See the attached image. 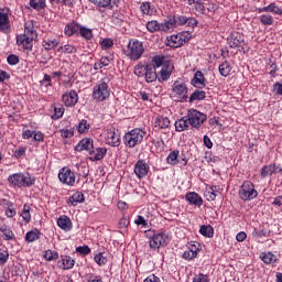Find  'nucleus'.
Listing matches in <instances>:
<instances>
[{
    "label": "nucleus",
    "instance_id": "f257e3e1",
    "mask_svg": "<svg viewBox=\"0 0 282 282\" xmlns=\"http://www.w3.org/2000/svg\"><path fill=\"white\" fill-rule=\"evenodd\" d=\"M145 135L147 132L144 130L135 128L124 134L123 142L126 147H129V149H133V147L142 144V140H144Z\"/></svg>",
    "mask_w": 282,
    "mask_h": 282
},
{
    "label": "nucleus",
    "instance_id": "f03ea898",
    "mask_svg": "<svg viewBox=\"0 0 282 282\" xmlns=\"http://www.w3.org/2000/svg\"><path fill=\"white\" fill-rule=\"evenodd\" d=\"M36 37V31L25 24L24 33L17 36V43L21 45L24 50H29L30 52H32V43Z\"/></svg>",
    "mask_w": 282,
    "mask_h": 282
},
{
    "label": "nucleus",
    "instance_id": "7ed1b4c3",
    "mask_svg": "<svg viewBox=\"0 0 282 282\" xmlns=\"http://www.w3.org/2000/svg\"><path fill=\"white\" fill-rule=\"evenodd\" d=\"M8 182L13 186H18V188H25V187L34 186V182H36V180L28 173L26 174L17 173V174L10 175L8 177Z\"/></svg>",
    "mask_w": 282,
    "mask_h": 282
},
{
    "label": "nucleus",
    "instance_id": "20e7f679",
    "mask_svg": "<svg viewBox=\"0 0 282 282\" xmlns=\"http://www.w3.org/2000/svg\"><path fill=\"white\" fill-rule=\"evenodd\" d=\"M126 54L131 58V61H139V58H142V54H144V45L138 40L130 41L128 43Z\"/></svg>",
    "mask_w": 282,
    "mask_h": 282
},
{
    "label": "nucleus",
    "instance_id": "39448f33",
    "mask_svg": "<svg viewBox=\"0 0 282 282\" xmlns=\"http://www.w3.org/2000/svg\"><path fill=\"white\" fill-rule=\"evenodd\" d=\"M258 195L259 193L257 192V189H254V184H252V182L245 181L242 183L239 191L240 199H242L243 202H250L251 199L257 198Z\"/></svg>",
    "mask_w": 282,
    "mask_h": 282
},
{
    "label": "nucleus",
    "instance_id": "423d86ee",
    "mask_svg": "<svg viewBox=\"0 0 282 282\" xmlns=\"http://www.w3.org/2000/svg\"><path fill=\"white\" fill-rule=\"evenodd\" d=\"M147 237L150 239L149 246L152 250H159V248H164L169 243V236L166 234H148Z\"/></svg>",
    "mask_w": 282,
    "mask_h": 282
},
{
    "label": "nucleus",
    "instance_id": "0eeeda50",
    "mask_svg": "<svg viewBox=\"0 0 282 282\" xmlns=\"http://www.w3.org/2000/svg\"><path fill=\"white\" fill-rule=\"evenodd\" d=\"M227 41L229 47L234 50L237 48L238 52H246V50H248V44H246L243 35H241L239 32L231 33Z\"/></svg>",
    "mask_w": 282,
    "mask_h": 282
},
{
    "label": "nucleus",
    "instance_id": "6e6552de",
    "mask_svg": "<svg viewBox=\"0 0 282 282\" xmlns=\"http://www.w3.org/2000/svg\"><path fill=\"white\" fill-rule=\"evenodd\" d=\"M93 98L98 102H105L109 98V85L105 82L96 85L93 90Z\"/></svg>",
    "mask_w": 282,
    "mask_h": 282
},
{
    "label": "nucleus",
    "instance_id": "1a4fd4ad",
    "mask_svg": "<svg viewBox=\"0 0 282 282\" xmlns=\"http://www.w3.org/2000/svg\"><path fill=\"white\" fill-rule=\"evenodd\" d=\"M207 116L204 112H199L196 109L188 110L187 120L189 121L191 127L199 129L203 122H206Z\"/></svg>",
    "mask_w": 282,
    "mask_h": 282
},
{
    "label": "nucleus",
    "instance_id": "9d476101",
    "mask_svg": "<svg viewBox=\"0 0 282 282\" xmlns=\"http://www.w3.org/2000/svg\"><path fill=\"white\" fill-rule=\"evenodd\" d=\"M172 91L175 94L178 102H186L188 100V87H186V84L174 83Z\"/></svg>",
    "mask_w": 282,
    "mask_h": 282
},
{
    "label": "nucleus",
    "instance_id": "9b49d317",
    "mask_svg": "<svg viewBox=\"0 0 282 282\" xmlns=\"http://www.w3.org/2000/svg\"><path fill=\"white\" fill-rule=\"evenodd\" d=\"M58 180L62 184H67V186H74L76 182V175L72 170L63 167L58 173Z\"/></svg>",
    "mask_w": 282,
    "mask_h": 282
},
{
    "label": "nucleus",
    "instance_id": "f8f14e48",
    "mask_svg": "<svg viewBox=\"0 0 282 282\" xmlns=\"http://www.w3.org/2000/svg\"><path fill=\"white\" fill-rule=\"evenodd\" d=\"M105 140L106 144H109L110 147H120V134L115 130V128L107 130Z\"/></svg>",
    "mask_w": 282,
    "mask_h": 282
},
{
    "label": "nucleus",
    "instance_id": "ddd939ff",
    "mask_svg": "<svg viewBox=\"0 0 282 282\" xmlns=\"http://www.w3.org/2000/svg\"><path fill=\"white\" fill-rule=\"evenodd\" d=\"M185 43L186 39H184L183 34L171 35L166 39V45H169V47H182Z\"/></svg>",
    "mask_w": 282,
    "mask_h": 282
},
{
    "label": "nucleus",
    "instance_id": "4468645a",
    "mask_svg": "<svg viewBox=\"0 0 282 282\" xmlns=\"http://www.w3.org/2000/svg\"><path fill=\"white\" fill-rule=\"evenodd\" d=\"M175 25H187V28H195L197 25V20L195 18H188L186 15L174 17Z\"/></svg>",
    "mask_w": 282,
    "mask_h": 282
},
{
    "label": "nucleus",
    "instance_id": "2eb2a0df",
    "mask_svg": "<svg viewBox=\"0 0 282 282\" xmlns=\"http://www.w3.org/2000/svg\"><path fill=\"white\" fill-rule=\"evenodd\" d=\"M62 100L66 107H74L78 102V93L70 90L62 96Z\"/></svg>",
    "mask_w": 282,
    "mask_h": 282
},
{
    "label": "nucleus",
    "instance_id": "dca6fc26",
    "mask_svg": "<svg viewBox=\"0 0 282 282\" xmlns=\"http://www.w3.org/2000/svg\"><path fill=\"white\" fill-rule=\"evenodd\" d=\"M105 155H107V148H97L95 150L93 149L89 152L88 160H90V162H98L99 160H102Z\"/></svg>",
    "mask_w": 282,
    "mask_h": 282
},
{
    "label": "nucleus",
    "instance_id": "f3484780",
    "mask_svg": "<svg viewBox=\"0 0 282 282\" xmlns=\"http://www.w3.org/2000/svg\"><path fill=\"white\" fill-rule=\"evenodd\" d=\"M94 149V140L85 138L78 142L75 147V151H88V153Z\"/></svg>",
    "mask_w": 282,
    "mask_h": 282
},
{
    "label": "nucleus",
    "instance_id": "a211bd4d",
    "mask_svg": "<svg viewBox=\"0 0 282 282\" xmlns=\"http://www.w3.org/2000/svg\"><path fill=\"white\" fill-rule=\"evenodd\" d=\"M147 83H155L158 80V73L155 72V65L148 64L144 67Z\"/></svg>",
    "mask_w": 282,
    "mask_h": 282
},
{
    "label": "nucleus",
    "instance_id": "6ab92c4d",
    "mask_svg": "<svg viewBox=\"0 0 282 282\" xmlns=\"http://www.w3.org/2000/svg\"><path fill=\"white\" fill-rule=\"evenodd\" d=\"M170 124L171 120L167 119V117L156 116L154 118V129H156V131H160L161 129H169Z\"/></svg>",
    "mask_w": 282,
    "mask_h": 282
},
{
    "label": "nucleus",
    "instance_id": "aec40b11",
    "mask_svg": "<svg viewBox=\"0 0 282 282\" xmlns=\"http://www.w3.org/2000/svg\"><path fill=\"white\" fill-rule=\"evenodd\" d=\"M192 85L198 89H204V87H206V77H204L202 70L195 73L194 78L192 79Z\"/></svg>",
    "mask_w": 282,
    "mask_h": 282
},
{
    "label": "nucleus",
    "instance_id": "412c9836",
    "mask_svg": "<svg viewBox=\"0 0 282 282\" xmlns=\"http://www.w3.org/2000/svg\"><path fill=\"white\" fill-rule=\"evenodd\" d=\"M76 261L72 259L69 256H64L62 259L58 261V268L61 270H72L74 268Z\"/></svg>",
    "mask_w": 282,
    "mask_h": 282
},
{
    "label": "nucleus",
    "instance_id": "4be33fe9",
    "mask_svg": "<svg viewBox=\"0 0 282 282\" xmlns=\"http://www.w3.org/2000/svg\"><path fill=\"white\" fill-rule=\"evenodd\" d=\"M186 199L189 202V204H192L193 206H197L198 208L199 206H202V204H204V199H202V196H199V194L195 192L187 193Z\"/></svg>",
    "mask_w": 282,
    "mask_h": 282
},
{
    "label": "nucleus",
    "instance_id": "5701e85b",
    "mask_svg": "<svg viewBox=\"0 0 282 282\" xmlns=\"http://www.w3.org/2000/svg\"><path fill=\"white\" fill-rule=\"evenodd\" d=\"M84 202L85 195L83 192H76L67 199V204L70 206H78V204H83Z\"/></svg>",
    "mask_w": 282,
    "mask_h": 282
},
{
    "label": "nucleus",
    "instance_id": "b1692460",
    "mask_svg": "<svg viewBox=\"0 0 282 282\" xmlns=\"http://www.w3.org/2000/svg\"><path fill=\"white\" fill-rule=\"evenodd\" d=\"M134 173L137 177H140V178L144 177V175L149 173V167H147V163H144V161H138L134 166Z\"/></svg>",
    "mask_w": 282,
    "mask_h": 282
},
{
    "label": "nucleus",
    "instance_id": "393cba45",
    "mask_svg": "<svg viewBox=\"0 0 282 282\" xmlns=\"http://www.w3.org/2000/svg\"><path fill=\"white\" fill-rule=\"evenodd\" d=\"M177 28L175 24V15L170 17L167 21L160 24L161 32H169V30H174Z\"/></svg>",
    "mask_w": 282,
    "mask_h": 282
},
{
    "label": "nucleus",
    "instance_id": "a878e982",
    "mask_svg": "<svg viewBox=\"0 0 282 282\" xmlns=\"http://www.w3.org/2000/svg\"><path fill=\"white\" fill-rule=\"evenodd\" d=\"M57 226H59L62 230L68 232V230H72V220L67 216L59 217L57 219Z\"/></svg>",
    "mask_w": 282,
    "mask_h": 282
},
{
    "label": "nucleus",
    "instance_id": "bb28decb",
    "mask_svg": "<svg viewBox=\"0 0 282 282\" xmlns=\"http://www.w3.org/2000/svg\"><path fill=\"white\" fill-rule=\"evenodd\" d=\"M80 30V25L76 22H72L65 26L66 36H74V34H78Z\"/></svg>",
    "mask_w": 282,
    "mask_h": 282
},
{
    "label": "nucleus",
    "instance_id": "cd10ccee",
    "mask_svg": "<svg viewBox=\"0 0 282 282\" xmlns=\"http://www.w3.org/2000/svg\"><path fill=\"white\" fill-rule=\"evenodd\" d=\"M191 126L189 121H188V117L187 118H182L178 121L175 122V129L176 131H184L186 129H188V127Z\"/></svg>",
    "mask_w": 282,
    "mask_h": 282
},
{
    "label": "nucleus",
    "instance_id": "c85d7f7f",
    "mask_svg": "<svg viewBox=\"0 0 282 282\" xmlns=\"http://www.w3.org/2000/svg\"><path fill=\"white\" fill-rule=\"evenodd\" d=\"M40 237H41V231H39L37 229L31 230L26 232L25 241H28L29 243H32L33 241H36L37 239H40Z\"/></svg>",
    "mask_w": 282,
    "mask_h": 282
},
{
    "label": "nucleus",
    "instance_id": "c756f323",
    "mask_svg": "<svg viewBox=\"0 0 282 282\" xmlns=\"http://www.w3.org/2000/svg\"><path fill=\"white\" fill-rule=\"evenodd\" d=\"M0 28L1 30H4V32H8V30H10V19L6 13H0Z\"/></svg>",
    "mask_w": 282,
    "mask_h": 282
},
{
    "label": "nucleus",
    "instance_id": "7c9ffc66",
    "mask_svg": "<svg viewBox=\"0 0 282 282\" xmlns=\"http://www.w3.org/2000/svg\"><path fill=\"white\" fill-rule=\"evenodd\" d=\"M206 98V91L196 89L191 96H189V102H195V100H204Z\"/></svg>",
    "mask_w": 282,
    "mask_h": 282
},
{
    "label": "nucleus",
    "instance_id": "2f4dec72",
    "mask_svg": "<svg viewBox=\"0 0 282 282\" xmlns=\"http://www.w3.org/2000/svg\"><path fill=\"white\" fill-rule=\"evenodd\" d=\"M260 12H272L273 14H282V10L279 8V6L271 3L268 7H264L260 9Z\"/></svg>",
    "mask_w": 282,
    "mask_h": 282
},
{
    "label": "nucleus",
    "instance_id": "473e14b6",
    "mask_svg": "<svg viewBox=\"0 0 282 282\" xmlns=\"http://www.w3.org/2000/svg\"><path fill=\"white\" fill-rule=\"evenodd\" d=\"M172 72H173V64H169L166 67L163 66V68L160 72L161 78L163 80H166L167 78H171Z\"/></svg>",
    "mask_w": 282,
    "mask_h": 282
},
{
    "label": "nucleus",
    "instance_id": "72a5a7b5",
    "mask_svg": "<svg viewBox=\"0 0 282 282\" xmlns=\"http://www.w3.org/2000/svg\"><path fill=\"white\" fill-rule=\"evenodd\" d=\"M58 40L56 39H46L44 40V44H43V47L44 50H54V47H56L58 45Z\"/></svg>",
    "mask_w": 282,
    "mask_h": 282
},
{
    "label": "nucleus",
    "instance_id": "f704fd0d",
    "mask_svg": "<svg viewBox=\"0 0 282 282\" xmlns=\"http://www.w3.org/2000/svg\"><path fill=\"white\" fill-rule=\"evenodd\" d=\"M200 235H203V237H213L214 235V229L213 226L210 225H203L199 229Z\"/></svg>",
    "mask_w": 282,
    "mask_h": 282
},
{
    "label": "nucleus",
    "instance_id": "c9c22d12",
    "mask_svg": "<svg viewBox=\"0 0 282 282\" xmlns=\"http://www.w3.org/2000/svg\"><path fill=\"white\" fill-rule=\"evenodd\" d=\"M180 156V151L174 150L171 152L167 156V164H172V166H175V164H178L177 158Z\"/></svg>",
    "mask_w": 282,
    "mask_h": 282
},
{
    "label": "nucleus",
    "instance_id": "e433bc0d",
    "mask_svg": "<svg viewBox=\"0 0 282 282\" xmlns=\"http://www.w3.org/2000/svg\"><path fill=\"white\" fill-rule=\"evenodd\" d=\"M231 69L232 68L230 67V64H228V62H225L219 65V73L221 74V76H230Z\"/></svg>",
    "mask_w": 282,
    "mask_h": 282
},
{
    "label": "nucleus",
    "instance_id": "4c0bfd02",
    "mask_svg": "<svg viewBox=\"0 0 282 282\" xmlns=\"http://www.w3.org/2000/svg\"><path fill=\"white\" fill-rule=\"evenodd\" d=\"M0 230L3 234V237L7 241H11L12 239H14V232L10 229H8V227L2 226L0 227Z\"/></svg>",
    "mask_w": 282,
    "mask_h": 282
},
{
    "label": "nucleus",
    "instance_id": "58836bf2",
    "mask_svg": "<svg viewBox=\"0 0 282 282\" xmlns=\"http://www.w3.org/2000/svg\"><path fill=\"white\" fill-rule=\"evenodd\" d=\"M261 259L263 263L270 264L273 263V261H276V256L272 252L262 253Z\"/></svg>",
    "mask_w": 282,
    "mask_h": 282
},
{
    "label": "nucleus",
    "instance_id": "ea45409f",
    "mask_svg": "<svg viewBox=\"0 0 282 282\" xmlns=\"http://www.w3.org/2000/svg\"><path fill=\"white\" fill-rule=\"evenodd\" d=\"M79 34L87 41L94 36V33H91V29L85 28V26H79Z\"/></svg>",
    "mask_w": 282,
    "mask_h": 282
},
{
    "label": "nucleus",
    "instance_id": "a19ab883",
    "mask_svg": "<svg viewBox=\"0 0 282 282\" xmlns=\"http://www.w3.org/2000/svg\"><path fill=\"white\" fill-rule=\"evenodd\" d=\"M275 172H276V167H274V165H265L261 170V175L263 177H268V175H272V173H275Z\"/></svg>",
    "mask_w": 282,
    "mask_h": 282
},
{
    "label": "nucleus",
    "instance_id": "79ce46f5",
    "mask_svg": "<svg viewBox=\"0 0 282 282\" xmlns=\"http://www.w3.org/2000/svg\"><path fill=\"white\" fill-rule=\"evenodd\" d=\"M109 65V57H101L99 62L95 63L94 69H102V67H108Z\"/></svg>",
    "mask_w": 282,
    "mask_h": 282
},
{
    "label": "nucleus",
    "instance_id": "37998d69",
    "mask_svg": "<svg viewBox=\"0 0 282 282\" xmlns=\"http://www.w3.org/2000/svg\"><path fill=\"white\" fill-rule=\"evenodd\" d=\"M192 6H194V10H196L198 14H204V12H206V8L204 7V2H202V0H195Z\"/></svg>",
    "mask_w": 282,
    "mask_h": 282
},
{
    "label": "nucleus",
    "instance_id": "c03bdc74",
    "mask_svg": "<svg viewBox=\"0 0 282 282\" xmlns=\"http://www.w3.org/2000/svg\"><path fill=\"white\" fill-rule=\"evenodd\" d=\"M30 6L33 10H43L45 8V0H31Z\"/></svg>",
    "mask_w": 282,
    "mask_h": 282
},
{
    "label": "nucleus",
    "instance_id": "a18cd8bd",
    "mask_svg": "<svg viewBox=\"0 0 282 282\" xmlns=\"http://www.w3.org/2000/svg\"><path fill=\"white\" fill-rule=\"evenodd\" d=\"M55 113L53 115L54 120H58V118H63V113H65V108L62 105L54 106Z\"/></svg>",
    "mask_w": 282,
    "mask_h": 282
},
{
    "label": "nucleus",
    "instance_id": "49530a36",
    "mask_svg": "<svg viewBox=\"0 0 282 282\" xmlns=\"http://www.w3.org/2000/svg\"><path fill=\"white\" fill-rule=\"evenodd\" d=\"M260 23H262V25H272V23H274V18L270 14H262L260 15Z\"/></svg>",
    "mask_w": 282,
    "mask_h": 282
},
{
    "label": "nucleus",
    "instance_id": "de8ad7c7",
    "mask_svg": "<svg viewBox=\"0 0 282 282\" xmlns=\"http://www.w3.org/2000/svg\"><path fill=\"white\" fill-rule=\"evenodd\" d=\"M58 52H63L64 54H76V48L74 45L66 44L58 48Z\"/></svg>",
    "mask_w": 282,
    "mask_h": 282
},
{
    "label": "nucleus",
    "instance_id": "09e8293b",
    "mask_svg": "<svg viewBox=\"0 0 282 282\" xmlns=\"http://www.w3.org/2000/svg\"><path fill=\"white\" fill-rule=\"evenodd\" d=\"M89 127L90 124L87 123V120L83 119L77 128L78 133H87V131H89Z\"/></svg>",
    "mask_w": 282,
    "mask_h": 282
},
{
    "label": "nucleus",
    "instance_id": "8fccbe9b",
    "mask_svg": "<svg viewBox=\"0 0 282 282\" xmlns=\"http://www.w3.org/2000/svg\"><path fill=\"white\" fill-rule=\"evenodd\" d=\"M10 259V253L6 249H0V265H6Z\"/></svg>",
    "mask_w": 282,
    "mask_h": 282
},
{
    "label": "nucleus",
    "instance_id": "3c124183",
    "mask_svg": "<svg viewBox=\"0 0 282 282\" xmlns=\"http://www.w3.org/2000/svg\"><path fill=\"white\" fill-rule=\"evenodd\" d=\"M147 30L149 32H158V30H160V24L158 23V21L152 20L147 23Z\"/></svg>",
    "mask_w": 282,
    "mask_h": 282
},
{
    "label": "nucleus",
    "instance_id": "603ef678",
    "mask_svg": "<svg viewBox=\"0 0 282 282\" xmlns=\"http://www.w3.org/2000/svg\"><path fill=\"white\" fill-rule=\"evenodd\" d=\"M44 259L46 261H54L55 259H58V253L56 251L46 250L44 253Z\"/></svg>",
    "mask_w": 282,
    "mask_h": 282
},
{
    "label": "nucleus",
    "instance_id": "864d4df0",
    "mask_svg": "<svg viewBox=\"0 0 282 282\" xmlns=\"http://www.w3.org/2000/svg\"><path fill=\"white\" fill-rule=\"evenodd\" d=\"M91 3H95V6H98L99 8H109L111 7V0H89Z\"/></svg>",
    "mask_w": 282,
    "mask_h": 282
},
{
    "label": "nucleus",
    "instance_id": "5fc2aeb1",
    "mask_svg": "<svg viewBox=\"0 0 282 282\" xmlns=\"http://www.w3.org/2000/svg\"><path fill=\"white\" fill-rule=\"evenodd\" d=\"M95 261L98 265H106L107 264V257L105 253L100 252L95 256Z\"/></svg>",
    "mask_w": 282,
    "mask_h": 282
},
{
    "label": "nucleus",
    "instance_id": "6e6d98bb",
    "mask_svg": "<svg viewBox=\"0 0 282 282\" xmlns=\"http://www.w3.org/2000/svg\"><path fill=\"white\" fill-rule=\"evenodd\" d=\"M100 45L104 50H109L110 47H113V40L105 39L100 42Z\"/></svg>",
    "mask_w": 282,
    "mask_h": 282
},
{
    "label": "nucleus",
    "instance_id": "4d7b16f0",
    "mask_svg": "<svg viewBox=\"0 0 282 282\" xmlns=\"http://www.w3.org/2000/svg\"><path fill=\"white\" fill-rule=\"evenodd\" d=\"M152 65H154L155 67H162V65H164V57H160V56H154L152 59Z\"/></svg>",
    "mask_w": 282,
    "mask_h": 282
},
{
    "label": "nucleus",
    "instance_id": "13d9d810",
    "mask_svg": "<svg viewBox=\"0 0 282 282\" xmlns=\"http://www.w3.org/2000/svg\"><path fill=\"white\" fill-rule=\"evenodd\" d=\"M197 257V253L194 251H191L189 249L187 251H184L183 259H186L187 261H191L192 259H195Z\"/></svg>",
    "mask_w": 282,
    "mask_h": 282
},
{
    "label": "nucleus",
    "instance_id": "bf43d9fd",
    "mask_svg": "<svg viewBox=\"0 0 282 282\" xmlns=\"http://www.w3.org/2000/svg\"><path fill=\"white\" fill-rule=\"evenodd\" d=\"M7 62L9 65H18L19 63V56L11 54L7 57Z\"/></svg>",
    "mask_w": 282,
    "mask_h": 282
},
{
    "label": "nucleus",
    "instance_id": "052dcab7",
    "mask_svg": "<svg viewBox=\"0 0 282 282\" xmlns=\"http://www.w3.org/2000/svg\"><path fill=\"white\" fill-rule=\"evenodd\" d=\"M140 10L143 14H149L151 12V3L143 2L140 7Z\"/></svg>",
    "mask_w": 282,
    "mask_h": 282
},
{
    "label": "nucleus",
    "instance_id": "680f3d73",
    "mask_svg": "<svg viewBox=\"0 0 282 282\" xmlns=\"http://www.w3.org/2000/svg\"><path fill=\"white\" fill-rule=\"evenodd\" d=\"M129 227V218H121L119 220V228L120 230H127V228Z\"/></svg>",
    "mask_w": 282,
    "mask_h": 282
},
{
    "label": "nucleus",
    "instance_id": "e2e57ef3",
    "mask_svg": "<svg viewBox=\"0 0 282 282\" xmlns=\"http://www.w3.org/2000/svg\"><path fill=\"white\" fill-rule=\"evenodd\" d=\"M76 252H79V254H89L91 249L88 246L77 247Z\"/></svg>",
    "mask_w": 282,
    "mask_h": 282
},
{
    "label": "nucleus",
    "instance_id": "0e129e2a",
    "mask_svg": "<svg viewBox=\"0 0 282 282\" xmlns=\"http://www.w3.org/2000/svg\"><path fill=\"white\" fill-rule=\"evenodd\" d=\"M144 66L142 64H138L135 67H134V74L135 76H143L144 74Z\"/></svg>",
    "mask_w": 282,
    "mask_h": 282
},
{
    "label": "nucleus",
    "instance_id": "69168bd1",
    "mask_svg": "<svg viewBox=\"0 0 282 282\" xmlns=\"http://www.w3.org/2000/svg\"><path fill=\"white\" fill-rule=\"evenodd\" d=\"M273 93L276 94V96H282V84L275 83L273 85Z\"/></svg>",
    "mask_w": 282,
    "mask_h": 282
},
{
    "label": "nucleus",
    "instance_id": "338daca9",
    "mask_svg": "<svg viewBox=\"0 0 282 282\" xmlns=\"http://www.w3.org/2000/svg\"><path fill=\"white\" fill-rule=\"evenodd\" d=\"M88 282H102V278L100 275H94V274H90L88 276Z\"/></svg>",
    "mask_w": 282,
    "mask_h": 282
},
{
    "label": "nucleus",
    "instance_id": "774afa93",
    "mask_svg": "<svg viewBox=\"0 0 282 282\" xmlns=\"http://www.w3.org/2000/svg\"><path fill=\"white\" fill-rule=\"evenodd\" d=\"M143 282H160V278L152 274V275L148 276Z\"/></svg>",
    "mask_w": 282,
    "mask_h": 282
}]
</instances>
